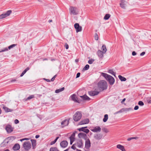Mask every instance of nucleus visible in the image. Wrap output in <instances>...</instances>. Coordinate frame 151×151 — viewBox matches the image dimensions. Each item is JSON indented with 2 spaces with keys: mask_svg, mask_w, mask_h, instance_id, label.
<instances>
[{
  "mask_svg": "<svg viewBox=\"0 0 151 151\" xmlns=\"http://www.w3.org/2000/svg\"><path fill=\"white\" fill-rule=\"evenodd\" d=\"M8 50V49L7 47L4 48L0 51V52H4Z\"/></svg>",
  "mask_w": 151,
  "mask_h": 151,
  "instance_id": "obj_43",
  "label": "nucleus"
},
{
  "mask_svg": "<svg viewBox=\"0 0 151 151\" xmlns=\"http://www.w3.org/2000/svg\"><path fill=\"white\" fill-rule=\"evenodd\" d=\"M109 73H110L113 76H114L115 77H116V73L114 72L113 70H109L108 71Z\"/></svg>",
  "mask_w": 151,
  "mask_h": 151,
  "instance_id": "obj_32",
  "label": "nucleus"
},
{
  "mask_svg": "<svg viewBox=\"0 0 151 151\" xmlns=\"http://www.w3.org/2000/svg\"><path fill=\"white\" fill-rule=\"evenodd\" d=\"M118 78L119 79L122 81H125L127 80L126 78L122 76L121 75H119L118 76Z\"/></svg>",
  "mask_w": 151,
  "mask_h": 151,
  "instance_id": "obj_25",
  "label": "nucleus"
},
{
  "mask_svg": "<svg viewBox=\"0 0 151 151\" xmlns=\"http://www.w3.org/2000/svg\"><path fill=\"white\" fill-rule=\"evenodd\" d=\"M94 60H95L94 59H91L88 61V63L89 64H91L93 63Z\"/></svg>",
  "mask_w": 151,
  "mask_h": 151,
  "instance_id": "obj_39",
  "label": "nucleus"
},
{
  "mask_svg": "<svg viewBox=\"0 0 151 151\" xmlns=\"http://www.w3.org/2000/svg\"><path fill=\"white\" fill-rule=\"evenodd\" d=\"M110 17V15L109 14H106L104 17V19L105 20L108 19Z\"/></svg>",
  "mask_w": 151,
  "mask_h": 151,
  "instance_id": "obj_34",
  "label": "nucleus"
},
{
  "mask_svg": "<svg viewBox=\"0 0 151 151\" xmlns=\"http://www.w3.org/2000/svg\"><path fill=\"white\" fill-rule=\"evenodd\" d=\"M85 148L88 149L91 147V142L89 139L88 138L86 139Z\"/></svg>",
  "mask_w": 151,
  "mask_h": 151,
  "instance_id": "obj_6",
  "label": "nucleus"
},
{
  "mask_svg": "<svg viewBox=\"0 0 151 151\" xmlns=\"http://www.w3.org/2000/svg\"><path fill=\"white\" fill-rule=\"evenodd\" d=\"M145 52H143L140 54V55L141 56H143L145 54Z\"/></svg>",
  "mask_w": 151,
  "mask_h": 151,
  "instance_id": "obj_57",
  "label": "nucleus"
},
{
  "mask_svg": "<svg viewBox=\"0 0 151 151\" xmlns=\"http://www.w3.org/2000/svg\"><path fill=\"white\" fill-rule=\"evenodd\" d=\"M37 96L38 97H40L41 96H42V95L41 94H37Z\"/></svg>",
  "mask_w": 151,
  "mask_h": 151,
  "instance_id": "obj_64",
  "label": "nucleus"
},
{
  "mask_svg": "<svg viewBox=\"0 0 151 151\" xmlns=\"http://www.w3.org/2000/svg\"><path fill=\"white\" fill-rule=\"evenodd\" d=\"M20 148V146L18 144H15L13 147V149L14 150H19Z\"/></svg>",
  "mask_w": 151,
  "mask_h": 151,
  "instance_id": "obj_20",
  "label": "nucleus"
},
{
  "mask_svg": "<svg viewBox=\"0 0 151 151\" xmlns=\"http://www.w3.org/2000/svg\"><path fill=\"white\" fill-rule=\"evenodd\" d=\"M29 70V67L27 68L21 73L20 75V76H22L24 74L27 72V71Z\"/></svg>",
  "mask_w": 151,
  "mask_h": 151,
  "instance_id": "obj_30",
  "label": "nucleus"
},
{
  "mask_svg": "<svg viewBox=\"0 0 151 151\" xmlns=\"http://www.w3.org/2000/svg\"><path fill=\"white\" fill-rule=\"evenodd\" d=\"M65 89L64 87H63L61 88L57 89L55 91V93H58L64 91Z\"/></svg>",
  "mask_w": 151,
  "mask_h": 151,
  "instance_id": "obj_26",
  "label": "nucleus"
},
{
  "mask_svg": "<svg viewBox=\"0 0 151 151\" xmlns=\"http://www.w3.org/2000/svg\"><path fill=\"white\" fill-rule=\"evenodd\" d=\"M122 109H123V112L129 111L132 110V109L131 108H123Z\"/></svg>",
  "mask_w": 151,
  "mask_h": 151,
  "instance_id": "obj_24",
  "label": "nucleus"
},
{
  "mask_svg": "<svg viewBox=\"0 0 151 151\" xmlns=\"http://www.w3.org/2000/svg\"><path fill=\"white\" fill-rule=\"evenodd\" d=\"M93 132H100L101 131V128L100 127L97 126L91 130Z\"/></svg>",
  "mask_w": 151,
  "mask_h": 151,
  "instance_id": "obj_17",
  "label": "nucleus"
},
{
  "mask_svg": "<svg viewBox=\"0 0 151 151\" xmlns=\"http://www.w3.org/2000/svg\"><path fill=\"white\" fill-rule=\"evenodd\" d=\"M95 38L96 40H98L99 39L97 33H95Z\"/></svg>",
  "mask_w": 151,
  "mask_h": 151,
  "instance_id": "obj_47",
  "label": "nucleus"
},
{
  "mask_svg": "<svg viewBox=\"0 0 151 151\" xmlns=\"http://www.w3.org/2000/svg\"><path fill=\"white\" fill-rule=\"evenodd\" d=\"M68 145V142L65 141L64 140L61 142L60 143V146L63 148L66 147Z\"/></svg>",
  "mask_w": 151,
  "mask_h": 151,
  "instance_id": "obj_12",
  "label": "nucleus"
},
{
  "mask_svg": "<svg viewBox=\"0 0 151 151\" xmlns=\"http://www.w3.org/2000/svg\"><path fill=\"white\" fill-rule=\"evenodd\" d=\"M80 97L81 98L82 100H90V98L87 96L86 95L80 96Z\"/></svg>",
  "mask_w": 151,
  "mask_h": 151,
  "instance_id": "obj_18",
  "label": "nucleus"
},
{
  "mask_svg": "<svg viewBox=\"0 0 151 151\" xmlns=\"http://www.w3.org/2000/svg\"><path fill=\"white\" fill-rule=\"evenodd\" d=\"M94 137L97 139H100L101 138L102 136L100 134H98L95 135Z\"/></svg>",
  "mask_w": 151,
  "mask_h": 151,
  "instance_id": "obj_27",
  "label": "nucleus"
},
{
  "mask_svg": "<svg viewBox=\"0 0 151 151\" xmlns=\"http://www.w3.org/2000/svg\"><path fill=\"white\" fill-rule=\"evenodd\" d=\"M102 50H103L102 52H103V53H105L107 49L106 46L105 45H103L102 47Z\"/></svg>",
  "mask_w": 151,
  "mask_h": 151,
  "instance_id": "obj_28",
  "label": "nucleus"
},
{
  "mask_svg": "<svg viewBox=\"0 0 151 151\" xmlns=\"http://www.w3.org/2000/svg\"><path fill=\"white\" fill-rule=\"evenodd\" d=\"M32 143V147L33 149L35 148L36 145V142L35 140L31 139V140Z\"/></svg>",
  "mask_w": 151,
  "mask_h": 151,
  "instance_id": "obj_23",
  "label": "nucleus"
},
{
  "mask_svg": "<svg viewBox=\"0 0 151 151\" xmlns=\"http://www.w3.org/2000/svg\"><path fill=\"white\" fill-rule=\"evenodd\" d=\"M5 129L7 132L8 133H11L13 131V128L11 126L9 125H8L6 127Z\"/></svg>",
  "mask_w": 151,
  "mask_h": 151,
  "instance_id": "obj_11",
  "label": "nucleus"
},
{
  "mask_svg": "<svg viewBox=\"0 0 151 151\" xmlns=\"http://www.w3.org/2000/svg\"><path fill=\"white\" fill-rule=\"evenodd\" d=\"M74 27L76 29V31L77 32H81L82 30V27L79 26L78 23H76L74 24Z\"/></svg>",
  "mask_w": 151,
  "mask_h": 151,
  "instance_id": "obj_7",
  "label": "nucleus"
},
{
  "mask_svg": "<svg viewBox=\"0 0 151 151\" xmlns=\"http://www.w3.org/2000/svg\"><path fill=\"white\" fill-rule=\"evenodd\" d=\"M127 2L124 0H121L120 3V6L123 9H125L126 6Z\"/></svg>",
  "mask_w": 151,
  "mask_h": 151,
  "instance_id": "obj_9",
  "label": "nucleus"
},
{
  "mask_svg": "<svg viewBox=\"0 0 151 151\" xmlns=\"http://www.w3.org/2000/svg\"><path fill=\"white\" fill-rule=\"evenodd\" d=\"M99 92L96 91H92L89 92V94L91 96H94L98 95Z\"/></svg>",
  "mask_w": 151,
  "mask_h": 151,
  "instance_id": "obj_19",
  "label": "nucleus"
},
{
  "mask_svg": "<svg viewBox=\"0 0 151 151\" xmlns=\"http://www.w3.org/2000/svg\"><path fill=\"white\" fill-rule=\"evenodd\" d=\"M16 45V44H13L12 45L9 46L8 47V48L10 50L11 48L14 47Z\"/></svg>",
  "mask_w": 151,
  "mask_h": 151,
  "instance_id": "obj_41",
  "label": "nucleus"
},
{
  "mask_svg": "<svg viewBox=\"0 0 151 151\" xmlns=\"http://www.w3.org/2000/svg\"><path fill=\"white\" fill-rule=\"evenodd\" d=\"M108 115L107 114H105L104 116V118L103 119V121L104 122H106L108 118Z\"/></svg>",
  "mask_w": 151,
  "mask_h": 151,
  "instance_id": "obj_29",
  "label": "nucleus"
},
{
  "mask_svg": "<svg viewBox=\"0 0 151 151\" xmlns=\"http://www.w3.org/2000/svg\"><path fill=\"white\" fill-rule=\"evenodd\" d=\"M70 140L73 141V142L75 141V137H70Z\"/></svg>",
  "mask_w": 151,
  "mask_h": 151,
  "instance_id": "obj_50",
  "label": "nucleus"
},
{
  "mask_svg": "<svg viewBox=\"0 0 151 151\" xmlns=\"http://www.w3.org/2000/svg\"><path fill=\"white\" fill-rule=\"evenodd\" d=\"M138 104L139 105H140V106H143L144 105L143 102L141 101H139Z\"/></svg>",
  "mask_w": 151,
  "mask_h": 151,
  "instance_id": "obj_45",
  "label": "nucleus"
},
{
  "mask_svg": "<svg viewBox=\"0 0 151 151\" xmlns=\"http://www.w3.org/2000/svg\"><path fill=\"white\" fill-rule=\"evenodd\" d=\"M138 138L137 137H130L127 139V140L128 141H130L132 139H137Z\"/></svg>",
  "mask_w": 151,
  "mask_h": 151,
  "instance_id": "obj_42",
  "label": "nucleus"
},
{
  "mask_svg": "<svg viewBox=\"0 0 151 151\" xmlns=\"http://www.w3.org/2000/svg\"><path fill=\"white\" fill-rule=\"evenodd\" d=\"M12 13V11L11 10L8 11L6 13H5V15L6 17H7L9 15Z\"/></svg>",
  "mask_w": 151,
  "mask_h": 151,
  "instance_id": "obj_36",
  "label": "nucleus"
},
{
  "mask_svg": "<svg viewBox=\"0 0 151 151\" xmlns=\"http://www.w3.org/2000/svg\"><path fill=\"white\" fill-rule=\"evenodd\" d=\"M40 137V135H36V136H35V138H36L37 139V138H38Z\"/></svg>",
  "mask_w": 151,
  "mask_h": 151,
  "instance_id": "obj_63",
  "label": "nucleus"
},
{
  "mask_svg": "<svg viewBox=\"0 0 151 151\" xmlns=\"http://www.w3.org/2000/svg\"><path fill=\"white\" fill-rule=\"evenodd\" d=\"M69 11L70 14L76 15L78 12V8L75 6H70L69 8Z\"/></svg>",
  "mask_w": 151,
  "mask_h": 151,
  "instance_id": "obj_3",
  "label": "nucleus"
},
{
  "mask_svg": "<svg viewBox=\"0 0 151 151\" xmlns=\"http://www.w3.org/2000/svg\"><path fill=\"white\" fill-rule=\"evenodd\" d=\"M65 48L66 49H68V47H69L67 43H66L65 44Z\"/></svg>",
  "mask_w": 151,
  "mask_h": 151,
  "instance_id": "obj_55",
  "label": "nucleus"
},
{
  "mask_svg": "<svg viewBox=\"0 0 151 151\" xmlns=\"http://www.w3.org/2000/svg\"><path fill=\"white\" fill-rule=\"evenodd\" d=\"M19 121H18V120L17 119H16L15 120H14V123L15 124H18V123H19Z\"/></svg>",
  "mask_w": 151,
  "mask_h": 151,
  "instance_id": "obj_53",
  "label": "nucleus"
},
{
  "mask_svg": "<svg viewBox=\"0 0 151 151\" xmlns=\"http://www.w3.org/2000/svg\"><path fill=\"white\" fill-rule=\"evenodd\" d=\"M76 146L79 148H82L83 146L82 141L81 139L78 140L77 142L75 144Z\"/></svg>",
  "mask_w": 151,
  "mask_h": 151,
  "instance_id": "obj_8",
  "label": "nucleus"
},
{
  "mask_svg": "<svg viewBox=\"0 0 151 151\" xmlns=\"http://www.w3.org/2000/svg\"><path fill=\"white\" fill-rule=\"evenodd\" d=\"M86 127H85L80 128L78 129V130L79 131H82L86 133H88L89 132V131L88 129H86Z\"/></svg>",
  "mask_w": 151,
  "mask_h": 151,
  "instance_id": "obj_13",
  "label": "nucleus"
},
{
  "mask_svg": "<svg viewBox=\"0 0 151 151\" xmlns=\"http://www.w3.org/2000/svg\"><path fill=\"white\" fill-rule=\"evenodd\" d=\"M34 98V95H30L29 97H28L26 99V101H27L28 100H30L31 99H32L33 98Z\"/></svg>",
  "mask_w": 151,
  "mask_h": 151,
  "instance_id": "obj_35",
  "label": "nucleus"
},
{
  "mask_svg": "<svg viewBox=\"0 0 151 151\" xmlns=\"http://www.w3.org/2000/svg\"><path fill=\"white\" fill-rule=\"evenodd\" d=\"M80 73H78L76 75V78H78L80 77Z\"/></svg>",
  "mask_w": 151,
  "mask_h": 151,
  "instance_id": "obj_54",
  "label": "nucleus"
},
{
  "mask_svg": "<svg viewBox=\"0 0 151 151\" xmlns=\"http://www.w3.org/2000/svg\"><path fill=\"white\" fill-rule=\"evenodd\" d=\"M44 79L45 80V81H46L47 82H50V80L49 79H47L45 78H44Z\"/></svg>",
  "mask_w": 151,
  "mask_h": 151,
  "instance_id": "obj_61",
  "label": "nucleus"
},
{
  "mask_svg": "<svg viewBox=\"0 0 151 151\" xmlns=\"http://www.w3.org/2000/svg\"><path fill=\"white\" fill-rule=\"evenodd\" d=\"M3 108L4 109L5 111L6 112L12 111L13 110L12 109L8 108V107L4 106Z\"/></svg>",
  "mask_w": 151,
  "mask_h": 151,
  "instance_id": "obj_22",
  "label": "nucleus"
},
{
  "mask_svg": "<svg viewBox=\"0 0 151 151\" xmlns=\"http://www.w3.org/2000/svg\"><path fill=\"white\" fill-rule=\"evenodd\" d=\"M78 136L79 138H83L85 139H87L86 135L84 133H79L78 134Z\"/></svg>",
  "mask_w": 151,
  "mask_h": 151,
  "instance_id": "obj_15",
  "label": "nucleus"
},
{
  "mask_svg": "<svg viewBox=\"0 0 151 151\" xmlns=\"http://www.w3.org/2000/svg\"><path fill=\"white\" fill-rule=\"evenodd\" d=\"M116 147L121 150H122L124 147V146L120 144H118L116 145Z\"/></svg>",
  "mask_w": 151,
  "mask_h": 151,
  "instance_id": "obj_31",
  "label": "nucleus"
},
{
  "mask_svg": "<svg viewBox=\"0 0 151 151\" xmlns=\"http://www.w3.org/2000/svg\"><path fill=\"white\" fill-rule=\"evenodd\" d=\"M6 17L5 13L2 14L0 15V19H2Z\"/></svg>",
  "mask_w": 151,
  "mask_h": 151,
  "instance_id": "obj_38",
  "label": "nucleus"
},
{
  "mask_svg": "<svg viewBox=\"0 0 151 151\" xmlns=\"http://www.w3.org/2000/svg\"><path fill=\"white\" fill-rule=\"evenodd\" d=\"M89 67V66L88 65H86L83 68L84 70H88Z\"/></svg>",
  "mask_w": 151,
  "mask_h": 151,
  "instance_id": "obj_40",
  "label": "nucleus"
},
{
  "mask_svg": "<svg viewBox=\"0 0 151 151\" xmlns=\"http://www.w3.org/2000/svg\"><path fill=\"white\" fill-rule=\"evenodd\" d=\"M61 124L62 127H63L68 125L69 124V121L67 119H65L62 121Z\"/></svg>",
  "mask_w": 151,
  "mask_h": 151,
  "instance_id": "obj_14",
  "label": "nucleus"
},
{
  "mask_svg": "<svg viewBox=\"0 0 151 151\" xmlns=\"http://www.w3.org/2000/svg\"><path fill=\"white\" fill-rule=\"evenodd\" d=\"M23 147L25 150H28L31 148V144L29 142H24L23 144Z\"/></svg>",
  "mask_w": 151,
  "mask_h": 151,
  "instance_id": "obj_5",
  "label": "nucleus"
},
{
  "mask_svg": "<svg viewBox=\"0 0 151 151\" xmlns=\"http://www.w3.org/2000/svg\"><path fill=\"white\" fill-rule=\"evenodd\" d=\"M123 112V109H122L120 110L117 113H122V112Z\"/></svg>",
  "mask_w": 151,
  "mask_h": 151,
  "instance_id": "obj_59",
  "label": "nucleus"
},
{
  "mask_svg": "<svg viewBox=\"0 0 151 151\" xmlns=\"http://www.w3.org/2000/svg\"><path fill=\"white\" fill-rule=\"evenodd\" d=\"M104 53L103 52L100 50H98L97 52L98 56L101 58H102L103 57Z\"/></svg>",
  "mask_w": 151,
  "mask_h": 151,
  "instance_id": "obj_21",
  "label": "nucleus"
},
{
  "mask_svg": "<svg viewBox=\"0 0 151 151\" xmlns=\"http://www.w3.org/2000/svg\"><path fill=\"white\" fill-rule=\"evenodd\" d=\"M56 76H57V75H56L55 76H54V77H52V78L51 79V81H53L55 79V78L56 77Z\"/></svg>",
  "mask_w": 151,
  "mask_h": 151,
  "instance_id": "obj_51",
  "label": "nucleus"
},
{
  "mask_svg": "<svg viewBox=\"0 0 151 151\" xmlns=\"http://www.w3.org/2000/svg\"><path fill=\"white\" fill-rule=\"evenodd\" d=\"M147 102L149 103H151V97H147L146 98Z\"/></svg>",
  "mask_w": 151,
  "mask_h": 151,
  "instance_id": "obj_44",
  "label": "nucleus"
},
{
  "mask_svg": "<svg viewBox=\"0 0 151 151\" xmlns=\"http://www.w3.org/2000/svg\"><path fill=\"white\" fill-rule=\"evenodd\" d=\"M89 120L88 119H86L82 120L80 122L79 124V125H82L84 124H87L88 123Z\"/></svg>",
  "mask_w": 151,
  "mask_h": 151,
  "instance_id": "obj_16",
  "label": "nucleus"
},
{
  "mask_svg": "<svg viewBox=\"0 0 151 151\" xmlns=\"http://www.w3.org/2000/svg\"><path fill=\"white\" fill-rule=\"evenodd\" d=\"M123 112V109H122L120 110L117 113H122V112Z\"/></svg>",
  "mask_w": 151,
  "mask_h": 151,
  "instance_id": "obj_58",
  "label": "nucleus"
},
{
  "mask_svg": "<svg viewBox=\"0 0 151 151\" xmlns=\"http://www.w3.org/2000/svg\"><path fill=\"white\" fill-rule=\"evenodd\" d=\"M29 139L28 138H24V139H21L20 140V141L21 142H22V141H24V140H28Z\"/></svg>",
  "mask_w": 151,
  "mask_h": 151,
  "instance_id": "obj_52",
  "label": "nucleus"
},
{
  "mask_svg": "<svg viewBox=\"0 0 151 151\" xmlns=\"http://www.w3.org/2000/svg\"><path fill=\"white\" fill-rule=\"evenodd\" d=\"M139 108V106H136L134 107V109L135 110H137Z\"/></svg>",
  "mask_w": 151,
  "mask_h": 151,
  "instance_id": "obj_56",
  "label": "nucleus"
},
{
  "mask_svg": "<svg viewBox=\"0 0 151 151\" xmlns=\"http://www.w3.org/2000/svg\"><path fill=\"white\" fill-rule=\"evenodd\" d=\"M75 146H76L75 144L71 146V148L74 150H75L76 149Z\"/></svg>",
  "mask_w": 151,
  "mask_h": 151,
  "instance_id": "obj_49",
  "label": "nucleus"
},
{
  "mask_svg": "<svg viewBox=\"0 0 151 151\" xmlns=\"http://www.w3.org/2000/svg\"><path fill=\"white\" fill-rule=\"evenodd\" d=\"M132 55L134 56L136 55V53L135 51H133L132 52Z\"/></svg>",
  "mask_w": 151,
  "mask_h": 151,
  "instance_id": "obj_60",
  "label": "nucleus"
},
{
  "mask_svg": "<svg viewBox=\"0 0 151 151\" xmlns=\"http://www.w3.org/2000/svg\"><path fill=\"white\" fill-rule=\"evenodd\" d=\"M101 75L109 81L110 85H112L114 84L115 80L113 77L106 73H101Z\"/></svg>",
  "mask_w": 151,
  "mask_h": 151,
  "instance_id": "obj_2",
  "label": "nucleus"
},
{
  "mask_svg": "<svg viewBox=\"0 0 151 151\" xmlns=\"http://www.w3.org/2000/svg\"><path fill=\"white\" fill-rule=\"evenodd\" d=\"M59 138V137H57L53 141H52L50 143V145H52L54 144L57 141V140Z\"/></svg>",
  "mask_w": 151,
  "mask_h": 151,
  "instance_id": "obj_37",
  "label": "nucleus"
},
{
  "mask_svg": "<svg viewBox=\"0 0 151 151\" xmlns=\"http://www.w3.org/2000/svg\"><path fill=\"white\" fill-rule=\"evenodd\" d=\"M98 86L99 89L101 91L106 89L108 86L106 82L104 80H101L99 81Z\"/></svg>",
  "mask_w": 151,
  "mask_h": 151,
  "instance_id": "obj_1",
  "label": "nucleus"
},
{
  "mask_svg": "<svg viewBox=\"0 0 151 151\" xmlns=\"http://www.w3.org/2000/svg\"><path fill=\"white\" fill-rule=\"evenodd\" d=\"M50 151H59L56 147H52L50 148Z\"/></svg>",
  "mask_w": 151,
  "mask_h": 151,
  "instance_id": "obj_33",
  "label": "nucleus"
},
{
  "mask_svg": "<svg viewBox=\"0 0 151 151\" xmlns=\"http://www.w3.org/2000/svg\"><path fill=\"white\" fill-rule=\"evenodd\" d=\"M72 100L75 102L79 103L80 101L76 96L75 94H73L70 96Z\"/></svg>",
  "mask_w": 151,
  "mask_h": 151,
  "instance_id": "obj_10",
  "label": "nucleus"
},
{
  "mask_svg": "<svg viewBox=\"0 0 151 151\" xmlns=\"http://www.w3.org/2000/svg\"><path fill=\"white\" fill-rule=\"evenodd\" d=\"M102 130L105 133H108L109 132V130L106 128H104L102 129Z\"/></svg>",
  "mask_w": 151,
  "mask_h": 151,
  "instance_id": "obj_46",
  "label": "nucleus"
},
{
  "mask_svg": "<svg viewBox=\"0 0 151 151\" xmlns=\"http://www.w3.org/2000/svg\"><path fill=\"white\" fill-rule=\"evenodd\" d=\"M82 116V114L80 112H77L73 116V120L75 122L79 120Z\"/></svg>",
  "mask_w": 151,
  "mask_h": 151,
  "instance_id": "obj_4",
  "label": "nucleus"
},
{
  "mask_svg": "<svg viewBox=\"0 0 151 151\" xmlns=\"http://www.w3.org/2000/svg\"><path fill=\"white\" fill-rule=\"evenodd\" d=\"M75 136V134L73 133L70 137H74Z\"/></svg>",
  "mask_w": 151,
  "mask_h": 151,
  "instance_id": "obj_62",
  "label": "nucleus"
},
{
  "mask_svg": "<svg viewBox=\"0 0 151 151\" xmlns=\"http://www.w3.org/2000/svg\"><path fill=\"white\" fill-rule=\"evenodd\" d=\"M9 141L8 139H5L3 143H4L5 144H7L9 142Z\"/></svg>",
  "mask_w": 151,
  "mask_h": 151,
  "instance_id": "obj_48",
  "label": "nucleus"
}]
</instances>
